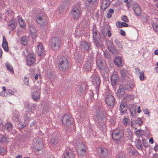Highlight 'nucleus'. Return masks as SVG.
<instances>
[{
    "label": "nucleus",
    "instance_id": "nucleus-1",
    "mask_svg": "<svg viewBox=\"0 0 158 158\" xmlns=\"http://www.w3.org/2000/svg\"><path fill=\"white\" fill-rule=\"evenodd\" d=\"M69 67L68 60L65 57L63 56L60 58L58 61V67L60 70L65 72Z\"/></svg>",
    "mask_w": 158,
    "mask_h": 158
},
{
    "label": "nucleus",
    "instance_id": "nucleus-2",
    "mask_svg": "<svg viewBox=\"0 0 158 158\" xmlns=\"http://www.w3.org/2000/svg\"><path fill=\"white\" fill-rule=\"evenodd\" d=\"M123 133L122 131H119L115 132H113L112 134V137L114 140L117 141V143L118 144L123 145L124 142L123 137Z\"/></svg>",
    "mask_w": 158,
    "mask_h": 158
},
{
    "label": "nucleus",
    "instance_id": "nucleus-3",
    "mask_svg": "<svg viewBox=\"0 0 158 158\" xmlns=\"http://www.w3.org/2000/svg\"><path fill=\"white\" fill-rule=\"evenodd\" d=\"M61 43V40L57 37L52 38L50 40L51 48L54 51L59 49L60 47Z\"/></svg>",
    "mask_w": 158,
    "mask_h": 158
},
{
    "label": "nucleus",
    "instance_id": "nucleus-4",
    "mask_svg": "<svg viewBox=\"0 0 158 158\" xmlns=\"http://www.w3.org/2000/svg\"><path fill=\"white\" fill-rule=\"evenodd\" d=\"M97 155L100 158H105L106 157L108 154V150L104 148H98L97 149Z\"/></svg>",
    "mask_w": 158,
    "mask_h": 158
},
{
    "label": "nucleus",
    "instance_id": "nucleus-5",
    "mask_svg": "<svg viewBox=\"0 0 158 158\" xmlns=\"http://www.w3.org/2000/svg\"><path fill=\"white\" fill-rule=\"evenodd\" d=\"M73 119L70 115L65 114L63 116L62 121L63 124L69 127L72 124Z\"/></svg>",
    "mask_w": 158,
    "mask_h": 158
},
{
    "label": "nucleus",
    "instance_id": "nucleus-6",
    "mask_svg": "<svg viewBox=\"0 0 158 158\" xmlns=\"http://www.w3.org/2000/svg\"><path fill=\"white\" fill-rule=\"evenodd\" d=\"M34 147L35 148V152H39L44 147V144L43 140L41 139H37L34 143Z\"/></svg>",
    "mask_w": 158,
    "mask_h": 158
},
{
    "label": "nucleus",
    "instance_id": "nucleus-7",
    "mask_svg": "<svg viewBox=\"0 0 158 158\" xmlns=\"http://www.w3.org/2000/svg\"><path fill=\"white\" fill-rule=\"evenodd\" d=\"M36 52L38 56H44L45 55V51L42 44L39 43L37 45L36 50Z\"/></svg>",
    "mask_w": 158,
    "mask_h": 158
},
{
    "label": "nucleus",
    "instance_id": "nucleus-8",
    "mask_svg": "<svg viewBox=\"0 0 158 158\" xmlns=\"http://www.w3.org/2000/svg\"><path fill=\"white\" fill-rule=\"evenodd\" d=\"M24 106L25 108L28 110L29 114L30 115L34 114V110L35 109L36 105L35 104H32L31 105L29 104L27 102H25L24 104Z\"/></svg>",
    "mask_w": 158,
    "mask_h": 158
},
{
    "label": "nucleus",
    "instance_id": "nucleus-9",
    "mask_svg": "<svg viewBox=\"0 0 158 158\" xmlns=\"http://www.w3.org/2000/svg\"><path fill=\"white\" fill-rule=\"evenodd\" d=\"M35 55L33 53H30L27 56L26 62L28 66L33 64L35 61Z\"/></svg>",
    "mask_w": 158,
    "mask_h": 158
},
{
    "label": "nucleus",
    "instance_id": "nucleus-10",
    "mask_svg": "<svg viewBox=\"0 0 158 158\" xmlns=\"http://www.w3.org/2000/svg\"><path fill=\"white\" fill-rule=\"evenodd\" d=\"M71 17L74 20H77L80 16V12L77 8H73L70 14Z\"/></svg>",
    "mask_w": 158,
    "mask_h": 158
},
{
    "label": "nucleus",
    "instance_id": "nucleus-11",
    "mask_svg": "<svg viewBox=\"0 0 158 158\" xmlns=\"http://www.w3.org/2000/svg\"><path fill=\"white\" fill-rule=\"evenodd\" d=\"M45 14H40L38 15H36V21L37 23L41 26H43L44 24V22H45Z\"/></svg>",
    "mask_w": 158,
    "mask_h": 158
},
{
    "label": "nucleus",
    "instance_id": "nucleus-12",
    "mask_svg": "<svg viewBox=\"0 0 158 158\" xmlns=\"http://www.w3.org/2000/svg\"><path fill=\"white\" fill-rule=\"evenodd\" d=\"M92 81L93 84L96 86H99L100 83V80L98 75L94 74L92 76Z\"/></svg>",
    "mask_w": 158,
    "mask_h": 158
},
{
    "label": "nucleus",
    "instance_id": "nucleus-13",
    "mask_svg": "<svg viewBox=\"0 0 158 158\" xmlns=\"http://www.w3.org/2000/svg\"><path fill=\"white\" fill-rule=\"evenodd\" d=\"M106 102L108 105L113 106L114 102V98L112 95H107L106 98Z\"/></svg>",
    "mask_w": 158,
    "mask_h": 158
},
{
    "label": "nucleus",
    "instance_id": "nucleus-14",
    "mask_svg": "<svg viewBox=\"0 0 158 158\" xmlns=\"http://www.w3.org/2000/svg\"><path fill=\"white\" fill-rule=\"evenodd\" d=\"M80 48L82 52H87L89 48V45L87 43L82 41L80 43Z\"/></svg>",
    "mask_w": 158,
    "mask_h": 158
},
{
    "label": "nucleus",
    "instance_id": "nucleus-15",
    "mask_svg": "<svg viewBox=\"0 0 158 158\" xmlns=\"http://www.w3.org/2000/svg\"><path fill=\"white\" fill-rule=\"evenodd\" d=\"M118 78V75L116 72H113L111 77V82L113 86L115 85Z\"/></svg>",
    "mask_w": 158,
    "mask_h": 158
},
{
    "label": "nucleus",
    "instance_id": "nucleus-16",
    "mask_svg": "<svg viewBox=\"0 0 158 158\" xmlns=\"http://www.w3.org/2000/svg\"><path fill=\"white\" fill-rule=\"evenodd\" d=\"M127 104L126 102H121L119 107L120 112L123 114L126 113L127 112Z\"/></svg>",
    "mask_w": 158,
    "mask_h": 158
},
{
    "label": "nucleus",
    "instance_id": "nucleus-17",
    "mask_svg": "<svg viewBox=\"0 0 158 158\" xmlns=\"http://www.w3.org/2000/svg\"><path fill=\"white\" fill-rule=\"evenodd\" d=\"M96 62L97 64L99 69L107 66L105 61L101 58L98 59V58L97 57L96 59Z\"/></svg>",
    "mask_w": 158,
    "mask_h": 158
},
{
    "label": "nucleus",
    "instance_id": "nucleus-18",
    "mask_svg": "<svg viewBox=\"0 0 158 158\" xmlns=\"http://www.w3.org/2000/svg\"><path fill=\"white\" fill-rule=\"evenodd\" d=\"M133 9L134 12L137 16H139L141 14V10L138 5L134 4Z\"/></svg>",
    "mask_w": 158,
    "mask_h": 158
},
{
    "label": "nucleus",
    "instance_id": "nucleus-19",
    "mask_svg": "<svg viewBox=\"0 0 158 158\" xmlns=\"http://www.w3.org/2000/svg\"><path fill=\"white\" fill-rule=\"evenodd\" d=\"M93 42L98 48L101 47L103 46V42L100 38L99 37L93 40Z\"/></svg>",
    "mask_w": 158,
    "mask_h": 158
},
{
    "label": "nucleus",
    "instance_id": "nucleus-20",
    "mask_svg": "<svg viewBox=\"0 0 158 158\" xmlns=\"http://www.w3.org/2000/svg\"><path fill=\"white\" fill-rule=\"evenodd\" d=\"M82 148L77 150V153L78 155L83 156L85 155L86 153V148L84 144L81 145Z\"/></svg>",
    "mask_w": 158,
    "mask_h": 158
},
{
    "label": "nucleus",
    "instance_id": "nucleus-21",
    "mask_svg": "<svg viewBox=\"0 0 158 158\" xmlns=\"http://www.w3.org/2000/svg\"><path fill=\"white\" fill-rule=\"evenodd\" d=\"M100 69V72L103 77L108 75L109 73V70L107 66L101 68Z\"/></svg>",
    "mask_w": 158,
    "mask_h": 158
},
{
    "label": "nucleus",
    "instance_id": "nucleus-22",
    "mask_svg": "<svg viewBox=\"0 0 158 158\" xmlns=\"http://www.w3.org/2000/svg\"><path fill=\"white\" fill-rule=\"evenodd\" d=\"M110 4L109 0H102L101 5V8L105 10Z\"/></svg>",
    "mask_w": 158,
    "mask_h": 158
},
{
    "label": "nucleus",
    "instance_id": "nucleus-23",
    "mask_svg": "<svg viewBox=\"0 0 158 158\" xmlns=\"http://www.w3.org/2000/svg\"><path fill=\"white\" fill-rule=\"evenodd\" d=\"M134 86V84L132 82L127 81L124 86L125 90H130Z\"/></svg>",
    "mask_w": 158,
    "mask_h": 158
},
{
    "label": "nucleus",
    "instance_id": "nucleus-24",
    "mask_svg": "<svg viewBox=\"0 0 158 158\" xmlns=\"http://www.w3.org/2000/svg\"><path fill=\"white\" fill-rule=\"evenodd\" d=\"M59 140L58 138H53L51 141V144L54 147H58L59 145Z\"/></svg>",
    "mask_w": 158,
    "mask_h": 158
},
{
    "label": "nucleus",
    "instance_id": "nucleus-25",
    "mask_svg": "<svg viewBox=\"0 0 158 158\" xmlns=\"http://www.w3.org/2000/svg\"><path fill=\"white\" fill-rule=\"evenodd\" d=\"M40 91H37L32 92V97L34 100L38 101L40 99Z\"/></svg>",
    "mask_w": 158,
    "mask_h": 158
},
{
    "label": "nucleus",
    "instance_id": "nucleus-26",
    "mask_svg": "<svg viewBox=\"0 0 158 158\" xmlns=\"http://www.w3.org/2000/svg\"><path fill=\"white\" fill-rule=\"evenodd\" d=\"M114 62L116 65L118 66H120L122 65L123 61L121 58L119 57L115 58Z\"/></svg>",
    "mask_w": 158,
    "mask_h": 158
},
{
    "label": "nucleus",
    "instance_id": "nucleus-27",
    "mask_svg": "<svg viewBox=\"0 0 158 158\" xmlns=\"http://www.w3.org/2000/svg\"><path fill=\"white\" fill-rule=\"evenodd\" d=\"M120 73L121 77L123 78L127 77L128 75V71L124 68L120 69Z\"/></svg>",
    "mask_w": 158,
    "mask_h": 158
},
{
    "label": "nucleus",
    "instance_id": "nucleus-28",
    "mask_svg": "<svg viewBox=\"0 0 158 158\" xmlns=\"http://www.w3.org/2000/svg\"><path fill=\"white\" fill-rule=\"evenodd\" d=\"M83 68L85 71H90L91 68V63L89 61L86 62L83 66Z\"/></svg>",
    "mask_w": 158,
    "mask_h": 158
},
{
    "label": "nucleus",
    "instance_id": "nucleus-29",
    "mask_svg": "<svg viewBox=\"0 0 158 158\" xmlns=\"http://www.w3.org/2000/svg\"><path fill=\"white\" fill-rule=\"evenodd\" d=\"M7 25L8 28L11 31H13L15 27V23L12 20L7 24Z\"/></svg>",
    "mask_w": 158,
    "mask_h": 158
},
{
    "label": "nucleus",
    "instance_id": "nucleus-30",
    "mask_svg": "<svg viewBox=\"0 0 158 158\" xmlns=\"http://www.w3.org/2000/svg\"><path fill=\"white\" fill-rule=\"evenodd\" d=\"M5 65L8 70L10 71L12 74L14 73V70L12 66L9 63L7 62L5 64Z\"/></svg>",
    "mask_w": 158,
    "mask_h": 158
},
{
    "label": "nucleus",
    "instance_id": "nucleus-31",
    "mask_svg": "<svg viewBox=\"0 0 158 158\" xmlns=\"http://www.w3.org/2000/svg\"><path fill=\"white\" fill-rule=\"evenodd\" d=\"M64 158H75L74 153L72 152H67L65 153Z\"/></svg>",
    "mask_w": 158,
    "mask_h": 158
},
{
    "label": "nucleus",
    "instance_id": "nucleus-32",
    "mask_svg": "<svg viewBox=\"0 0 158 158\" xmlns=\"http://www.w3.org/2000/svg\"><path fill=\"white\" fill-rule=\"evenodd\" d=\"M125 89L123 88H121L118 89L117 92V95L119 97L122 96L125 94Z\"/></svg>",
    "mask_w": 158,
    "mask_h": 158
},
{
    "label": "nucleus",
    "instance_id": "nucleus-33",
    "mask_svg": "<svg viewBox=\"0 0 158 158\" xmlns=\"http://www.w3.org/2000/svg\"><path fill=\"white\" fill-rule=\"evenodd\" d=\"M13 128L12 124L11 123H6L5 126V129L8 131H10Z\"/></svg>",
    "mask_w": 158,
    "mask_h": 158
},
{
    "label": "nucleus",
    "instance_id": "nucleus-34",
    "mask_svg": "<svg viewBox=\"0 0 158 158\" xmlns=\"http://www.w3.org/2000/svg\"><path fill=\"white\" fill-rule=\"evenodd\" d=\"M127 152L130 156L133 155L135 153V150L132 146H130L127 149Z\"/></svg>",
    "mask_w": 158,
    "mask_h": 158
},
{
    "label": "nucleus",
    "instance_id": "nucleus-35",
    "mask_svg": "<svg viewBox=\"0 0 158 158\" xmlns=\"http://www.w3.org/2000/svg\"><path fill=\"white\" fill-rule=\"evenodd\" d=\"M151 24L152 28L156 32H158V24L152 21L151 22Z\"/></svg>",
    "mask_w": 158,
    "mask_h": 158
},
{
    "label": "nucleus",
    "instance_id": "nucleus-36",
    "mask_svg": "<svg viewBox=\"0 0 158 158\" xmlns=\"http://www.w3.org/2000/svg\"><path fill=\"white\" fill-rule=\"evenodd\" d=\"M116 47L114 46H108L107 48L109 51L111 52L112 54H115L117 52L116 49Z\"/></svg>",
    "mask_w": 158,
    "mask_h": 158
},
{
    "label": "nucleus",
    "instance_id": "nucleus-37",
    "mask_svg": "<svg viewBox=\"0 0 158 158\" xmlns=\"http://www.w3.org/2000/svg\"><path fill=\"white\" fill-rule=\"evenodd\" d=\"M122 121L125 127L129 125L130 123V119L128 118H127L125 116L123 119Z\"/></svg>",
    "mask_w": 158,
    "mask_h": 158
},
{
    "label": "nucleus",
    "instance_id": "nucleus-38",
    "mask_svg": "<svg viewBox=\"0 0 158 158\" xmlns=\"http://www.w3.org/2000/svg\"><path fill=\"white\" fill-rule=\"evenodd\" d=\"M16 126L19 129H21L25 127L26 124L24 122L20 121L19 122Z\"/></svg>",
    "mask_w": 158,
    "mask_h": 158
},
{
    "label": "nucleus",
    "instance_id": "nucleus-39",
    "mask_svg": "<svg viewBox=\"0 0 158 158\" xmlns=\"http://www.w3.org/2000/svg\"><path fill=\"white\" fill-rule=\"evenodd\" d=\"M28 41V37L25 36H23L21 40L22 44L24 46L27 45Z\"/></svg>",
    "mask_w": 158,
    "mask_h": 158
},
{
    "label": "nucleus",
    "instance_id": "nucleus-40",
    "mask_svg": "<svg viewBox=\"0 0 158 158\" xmlns=\"http://www.w3.org/2000/svg\"><path fill=\"white\" fill-rule=\"evenodd\" d=\"M97 118L99 123L100 125H102V123L103 122V115L102 114L100 115L98 114L97 116Z\"/></svg>",
    "mask_w": 158,
    "mask_h": 158
},
{
    "label": "nucleus",
    "instance_id": "nucleus-41",
    "mask_svg": "<svg viewBox=\"0 0 158 158\" xmlns=\"http://www.w3.org/2000/svg\"><path fill=\"white\" fill-rule=\"evenodd\" d=\"M105 29L106 30V31L107 32L108 35L109 37H110L111 35V33L110 31V26L108 25H106L104 26Z\"/></svg>",
    "mask_w": 158,
    "mask_h": 158
},
{
    "label": "nucleus",
    "instance_id": "nucleus-42",
    "mask_svg": "<svg viewBox=\"0 0 158 158\" xmlns=\"http://www.w3.org/2000/svg\"><path fill=\"white\" fill-rule=\"evenodd\" d=\"M18 21L21 27L24 28L25 27L26 25L24 21L22 18H19L18 19Z\"/></svg>",
    "mask_w": 158,
    "mask_h": 158
},
{
    "label": "nucleus",
    "instance_id": "nucleus-43",
    "mask_svg": "<svg viewBox=\"0 0 158 158\" xmlns=\"http://www.w3.org/2000/svg\"><path fill=\"white\" fill-rule=\"evenodd\" d=\"M9 138L4 135H3L0 140V142L2 143H6L8 142Z\"/></svg>",
    "mask_w": 158,
    "mask_h": 158
},
{
    "label": "nucleus",
    "instance_id": "nucleus-44",
    "mask_svg": "<svg viewBox=\"0 0 158 158\" xmlns=\"http://www.w3.org/2000/svg\"><path fill=\"white\" fill-rule=\"evenodd\" d=\"M114 11L113 9H110L108 12L107 14L106 17L107 18L109 19L112 16V14L114 13Z\"/></svg>",
    "mask_w": 158,
    "mask_h": 158
},
{
    "label": "nucleus",
    "instance_id": "nucleus-45",
    "mask_svg": "<svg viewBox=\"0 0 158 158\" xmlns=\"http://www.w3.org/2000/svg\"><path fill=\"white\" fill-rule=\"evenodd\" d=\"M135 144L137 147L139 148H141L142 144L140 140H136L135 142Z\"/></svg>",
    "mask_w": 158,
    "mask_h": 158
},
{
    "label": "nucleus",
    "instance_id": "nucleus-46",
    "mask_svg": "<svg viewBox=\"0 0 158 158\" xmlns=\"http://www.w3.org/2000/svg\"><path fill=\"white\" fill-rule=\"evenodd\" d=\"M24 83L26 86L27 87L30 86L29 84V78L28 77H25L24 78L23 80Z\"/></svg>",
    "mask_w": 158,
    "mask_h": 158
},
{
    "label": "nucleus",
    "instance_id": "nucleus-47",
    "mask_svg": "<svg viewBox=\"0 0 158 158\" xmlns=\"http://www.w3.org/2000/svg\"><path fill=\"white\" fill-rule=\"evenodd\" d=\"M114 42L116 44V45H117V46L121 48H123V46L122 44L120 43V42L117 39H115L114 40Z\"/></svg>",
    "mask_w": 158,
    "mask_h": 158
},
{
    "label": "nucleus",
    "instance_id": "nucleus-48",
    "mask_svg": "<svg viewBox=\"0 0 158 158\" xmlns=\"http://www.w3.org/2000/svg\"><path fill=\"white\" fill-rule=\"evenodd\" d=\"M130 114L131 116H136V110L135 109H131L130 110Z\"/></svg>",
    "mask_w": 158,
    "mask_h": 158
},
{
    "label": "nucleus",
    "instance_id": "nucleus-49",
    "mask_svg": "<svg viewBox=\"0 0 158 158\" xmlns=\"http://www.w3.org/2000/svg\"><path fill=\"white\" fill-rule=\"evenodd\" d=\"M135 123L138 124L139 125H140L142 123V121L139 118H136L135 120Z\"/></svg>",
    "mask_w": 158,
    "mask_h": 158
},
{
    "label": "nucleus",
    "instance_id": "nucleus-50",
    "mask_svg": "<svg viewBox=\"0 0 158 158\" xmlns=\"http://www.w3.org/2000/svg\"><path fill=\"white\" fill-rule=\"evenodd\" d=\"M2 47L4 49V50L6 51L7 52L8 51L9 48L8 46V44H2Z\"/></svg>",
    "mask_w": 158,
    "mask_h": 158
},
{
    "label": "nucleus",
    "instance_id": "nucleus-51",
    "mask_svg": "<svg viewBox=\"0 0 158 158\" xmlns=\"http://www.w3.org/2000/svg\"><path fill=\"white\" fill-rule=\"evenodd\" d=\"M122 20L124 22L127 23H128L129 22V20L127 19V17L125 15H123L121 18Z\"/></svg>",
    "mask_w": 158,
    "mask_h": 158
},
{
    "label": "nucleus",
    "instance_id": "nucleus-52",
    "mask_svg": "<svg viewBox=\"0 0 158 158\" xmlns=\"http://www.w3.org/2000/svg\"><path fill=\"white\" fill-rule=\"evenodd\" d=\"M97 32L96 30H95L94 31H93V40L96 39L97 38H99L97 36Z\"/></svg>",
    "mask_w": 158,
    "mask_h": 158
},
{
    "label": "nucleus",
    "instance_id": "nucleus-53",
    "mask_svg": "<svg viewBox=\"0 0 158 158\" xmlns=\"http://www.w3.org/2000/svg\"><path fill=\"white\" fill-rule=\"evenodd\" d=\"M13 118L16 119L18 121V119L19 118V117L18 115V112H16L15 113H13Z\"/></svg>",
    "mask_w": 158,
    "mask_h": 158
},
{
    "label": "nucleus",
    "instance_id": "nucleus-54",
    "mask_svg": "<svg viewBox=\"0 0 158 158\" xmlns=\"http://www.w3.org/2000/svg\"><path fill=\"white\" fill-rule=\"evenodd\" d=\"M6 94H7L8 95H12L14 94V92L12 91L10 89H8L6 91Z\"/></svg>",
    "mask_w": 158,
    "mask_h": 158
},
{
    "label": "nucleus",
    "instance_id": "nucleus-55",
    "mask_svg": "<svg viewBox=\"0 0 158 158\" xmlns=\"http://www.w3.org/2000/svg\"><path fill=\"white\" fill-rule=\"evenodd\" d=\"M140 76H139V79L140 80L143 81L144 80V75L143 73L142 72L141 73H140Z\"/></svg>",
    "mask_w": 158,
    "mask_h": 158
},
{
    "label": "nucleus",
    "instance_id": "nucleus-56",
    "mask_svg": "<svg viewBox=\"0 0 158 158\" xmlns=\"http://www.w3.org/2000/svg\"><path fill=\"white\" fill-rule=\"evenodd\" d=\"M31 89L32 90H36V91H40L39 88L36 85H35L31 87Z\"/></svg>",
    "mask_w": 158,
    "mask_h": 158
},
{
    "label": "nucleus",
    "instance_id": "nucleus-57",
    "mask_svg": "<svg viewBox=\"0 0 158 158\" xmlns=\"http://www.w3.org/2000/svg\"><path fill=\"white\" fill-rule=\"evenodd\" d=\"M104 55L105 57L109 58L110 57V54L107 51H104Z\"/></svg>",
    "mask_w": 158,
    "mask_h": 158
},
{
    "label": "nucleus",
    "instance_id": "nucleus-58",
    "mask_svg": "<svg viewBox=\"0 0 158 158\" xmlns=\"http://www.w3.org/2000/svg\"><path fill=\"white\" fill-rule=\"evenodd\" d=\"M102 34L103 36L105 37L107 34V32L106 31V30L105 29L104 26L103 27V29L102 31Z\"/></svg>",
    "mask_w": 158,
    "mask_h": 158
},
{
    "label": "nucleus",
    "instance_id": "nucleus-59",
    "mask_svg": "<svg viewBox=\"0 0 158 158\" xmlns=\"http://www.w3.org/2000/svg\"><path fill=\"white\" fill-rule=\"evenodd\" d=\"M116 25L118 28H120L122 27V22L119 21L117 22L116 23Z\"/></svg>",
    "mask_w": 158,
    "mask_h": 158
},
{
    "label": "nucleus",
    "instance_id": "nucleus-60",
    "mask_svg": "<svg viewBox=\"0 0 158 158\" xmlns=\"http://www.w3.org/2000/svg\"><path fill=\"white\" fill-rule=\"evenodd\" d=\"M41 77V76L39 73H37L36 75L34 77L35 79V80H37L38 79H40Z\"/></svg>",
    "mask_w": 158,
    "mask_h": 158
},
{
    "label": "nucleus",
    "instance_id": "nucleus-61",
    "mask_svg": "<svg viewBox=\"0 0 158 158\" xmlns=\"http://www.w3.org/2000/svg\"><path fill=\"white\" fill-rule=\"evenodd\" d=\"M0 95L1 96L6 97L8 95V94L5 92H2L0 93Z\"/></svg>",
    "mask_w": 158,
    "mask_h": 158
},
{
    "label": "nucleus",
    "instance_id": "nucleus-62",
    "mask_svg": "<svg viewBox=\"0 0 158 158\" xmlns=\"http://www.w3.org/2000/svg\"><path fill=\"white\" fill-rule=\"evenodd\" d=\"M97 0H87V2L91 4H93L96 2Z\"/></svg>",
    "mask_w": 158,
    "mask_h": 158
},
{
    "label": "nucleus",
    "instance_id": "nucleus-63",
    "mask_svg": "<svg viewBox=\"0 0 158 158\" xmlns=\"http://www.w3.org/2000/svg\"><path fill=\"white\" fill-rule=\"evenodd\" d=\"M30 31L32 33H35L36 32V30L35 28L31 27H30Z\"/></svg>",
    "mask_w": 158,
    "mask_h": 158
},
{
    "label": "nucleus",
    "instance_id": "nucleus-64",
    "mask_svg": "<svg viewBox=\"0 0 158 158\" xmlns=\"http://www.w3.org/2000/svg\"><path fill=\"white\" fill-rule=\"evenodd\" d=\"M8 44L7 42L5 36H3V37L2 44Z\"/></svg>",
    "mask_w": 158,
    "mask_h": 158
}]
</instances>
